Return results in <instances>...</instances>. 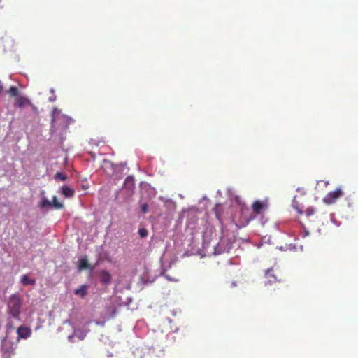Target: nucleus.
<instances>
[{
	"instance_id": "1",
	"label": "nucleus",
	"mask_w": 358,
	"mask_h": 358,
	"mask_svg": "<svg viewBox=\"0 0 358 358\" xmlns=\"http://www.w3.org/2000/svg\"><path fill=\"white\" fill-rule=\"evenodd\" d=\"M22 301L20 296L12 294L8 302V313L14 318L20 320Z\"/></svg>"
},
{
	"instance_id": "2",
	"label": "nucleus",
	"mask_w": 358,
	"mask_h": 358,
	"mask_svg": "<svg viewBox=\"0 0 358 358\" xmlns=\"http://www.w3.org/2000/svg\"><path fill=\"white\" fill-rule=\"evenodd\" d=\"M343 195V192L341 188H337L336 190L329 192L323 199V201L326 204H332L335 203L338 199Z\"/></svg>"
},
{
	"instance_id": "3",
	"label": "nucleus",
	"mask_w": 358,
	"mask_h": 358,
	"mask_svg": "<svg viewBox=\"0 0 358 358\" xmlns=\"http://www.w3.org/2000/svg\"><path fill=\"white\" fill-rule=\"evenodd\" d=\"M265 277L267 279L266 284H273L276 282H280L281 280V279L278 278L279 276L275 273V271L273 268L266 271Z\"/></svg>"
},
{
	"instance_id": "4",
	"label": "nucleus",
	"mask_w": 358,
	"mask_h": 358,
	"mask_svg": "<svg viewBox=\"0 0 358 358\" xmlns=\"http://www.w3.org/2000/svg\"><path fill=\"white\" fill-rule=\"evenodd\" d=\"M18 338H27L31 336V331L30 328L21 325L17 329Z\"/></svg>"
},
{
	"instance_id": "5",
	"label": "nucleus",
	"mask_w": 358,
	"mask_h": 358,
	"mask_svg": "<svg viewBox=\"0 0 358 358\" xmlns=\"http://www.w3.org/2000/svg\"><path fill=\"white\" fill-rule=\"evenodd\" d=\"M266 207V202H262L259 201H255L252 206V210L256 214H260Z\"/></svg>"
},
{
	"instance_id": "6",
	"label": "nucleus",
	"mask_w": 358,
	"mask_h": 358,
	"mask_svg": "<svg viewBox=\"0 0 358 358\" xmlns=\"http://www.w3.org/2000/svg\"><path fill=\"white\" fill-rule=\"evenodd\" d=\"M31 104L30 101L28 98L25 96H17L15 99V106L19 107V108H23L25 106Z\"/></svg>"
},
{
	"instance_id": "7",
	"label": "nucleus",
	"mask_w": 358,
	"mask_h": 358,
	"mask_svg": "<svg viewBox=\"0 0 358 358\" xmlns=\"http://www.w3.org/2000/svg\"><path fill=\"white\" fill-rule=\"evenodd\" d=\"M99 278L101 282L105 285L110 283L111 281V275L109 272L106 270H103L100 272Z\"/></svg>"
},
{
	"instance_id": "8",
	"label": "nucleus",
	"mask_w": 358,
	"mask_h": 358,
	"mask_svg": "<svg viewBox=\"0 0 358 358\" xmlns=\"http://www.w3.org/2000/svg\"><path fill=\"white\" fill-rule=\"evenodd\" d=\"M20 282L24 285H34L36 284V280L34 278H30L27 275H23L21 277Z\"/></svg>"
},
{
	"instance_id": "9",
	"label": "nucleus",
	"mask_w": 358,
	"mask_h": 358,
	"mask_svg": "<svg viewBox=\"0 0 358 358\" xmlns=\"http://www.w3.org/2000/svg\"><path fill=\"white\" fill-rule=\"evenodd\" d=\"M87 268H90L91 271L93 270V268H91L88 264V261L86 257H84V258H82L80 261H79V264H78V270L79 271H82V270H84V269H87Z\"/></svg>"
},
{
	"instance_id": "10",
	"label": "nucleus",
	"mask_w": 358,
	"mask_h": 358,
	"mask_svg": "<svg viewBox=\"0 0 358 358\" xmlns=\"http://www.w3.org/2000/svg\"><path fill=\"white\" fill-rule=\"evenodd\" d=\"M87 286L85 285H81L79 288L74 290L76 295L84 298L87 294Z\"/></svg>"
},
{
	"instance_id": "11",
	"label": "nucleus",
	"mask_w": 358,
	"mask_h": 358,
	"mask_svg": "<svg viewBox=\"0 0 358 358\" xmlns=\"http://www.w3.org/2000/svg\"><path fill=\"white\" fill-rule=\"evenodd\" d=\"M74 189L70 187L64 186L62 188V194L65 197H72L74 194Z\"/></svg>"
},
{
	"instance_id": "12",
	"label": "nucleus",
	"mask_w": 358,
	"mask_h": 358,
	"mask_svg": "<svg viewBox=\"0 0 358 358\" xmlns=\"http://www.w3.org/2000/svg\"><path fill=\"white\" fill-rule=\"evenodd\" d=\"M50 202H51V207L54 208L55 209H62L64 207V204L57 200V198L56 196H54L52 197V201Z\"/></svg>"
},
{
	"instance_id": "13",
	"label": "nucleus",
	"mask_w": 358,
	"mask_h": 358,
	"mask_svg": "<svg viewBox=\"0 0 358 358\" xmlns=\"http://www.w3.org/2000/svg\"><path fill=\"white\" fill-rule=\"evenodd\" d=\"M8 94L10 95V96L11 97H17L19 96V90L17 87L15 86H10L9 90H8Z\"/></svg>"
},
{
	"instance_id": "14",
	"label": "nucleus",
	"mask_w": 358,
	"mask_h": 358,
	"mask_svg": "<svg viewBox=\"0 0 358 358\" xmlns=\"http://www.w3.org/2000/svg\"><path fill=\"white\" fill-rule=\"evenodd\" d=\"M40 206L41 208H45L47 206L51 207V202L47 199H44L41 201Z\"/></svg>"
},
{
	"instance_id": "15",
	"label": "nucleus",
	"mask_w": 358,
	"mask_h": 358,
	"mask_svg": "<svg viewBox=\"0 0 358 358\" xmlns=\"http://www.w3.org/2000/svg\"><path fill=\"white\" fill-rule=\"evenodd\" d=\"M55 178H59L62 180H65L66 179V175L62 172H58L55 174Z\"/></svg>"
},
{
	"instance_id": "16",
	"label": "nucleus",
	"mask_w": 358,
	"mask_h": 358,
	"mask_svg": "<svg viewBox=\"0 0 358 358\" xmlns=\"http://www.w3.org/2000/svg\"><path fill=\"white\" fill-rule=\"evenodd\" d=\"M138 234L141 237L144 238L148 236V231L147 229L142 228L138 230Z\"/></svg>"
},
{
	"instance_id": "17",
	"label": "nucleus",
	"mask_w": 358,
	"mask_h": 358,
	"mask_svg": "<svg viewBox=\"0 0 358 358\" xmlns=\"http://www.w3.org/2000/svg\"><path fill=\"white\" fill-rule=\"evenodd\" d=\"M148 206L147 203H143L142 206H141V211L143 213H147L148 211Z\"/></svg>"
},
{
	"instance_id": "18",
	"label": "nucleus",
	"mask_w": 358,
	"mask_h": 358,
	"mask_svg": "<svg viewBox=\"0 0 358 358\" xmlns=\"http://www.w3.org/2000/svg\"><path fill=\"white\" fill-rule=\"evenodd\" d=\"M7 341L6 340H3L2 341V349L6 352H10V350L8 348H6V344Z\"/></svg>"
},
{
	"instance_id": "19",
	"label": "nucleus",
	"mask_w": 358,
	"mask_h": 358,
	"mask_svg": "<svg viewBox=\"0 0 358 358\" xmlns=\"http://www.w3.org/2000/svg\"><path fill=\"white\" fill-rule=\"evenodd\" d=\"M3 83L0 80V95H1V94L3 93Z\"/></svg>"
},
{
	"instance_id": "20",
	"label": "nucleus",
	"mask_w": 358,
	"mask_h": 358,
	"mask_svg": "<svg viewBox=\"0 0 358 358\" xmlns=\"http://www.w3.org/2000/svg\"><path fill=\"white\" fill-rule=\"evenodd\" d=\"M313 214H314V210H313V209H308V210H307V215H308V216L312 215H313Z\"/></svg>"
},
{
	"instance_id": "21",
	"label": "nucleus",
	"mask_w": 358,
	"mask_h": 358,
	"mask_svg": "<svg viewBox=\"0 0 358 358\" xmlns=\"http://www.w3.org/2000/svg\"><path fill=\"white\" fill-rule=\"evenodd\" d=\"M7 328L8 329H13V324H11V322H8V324H7Z\"/></svg>"
},
{
	"instance_id": "22",
	"label": "nucleus",
	"mask_w": 358,
	"mask_h": 358,
	"mask_svg": "<svg viewBox=\"0 0 358 358\" xmlns=\"http://www.w3.org/2000/svg\"><path fill=\"white\" fill-rule=\"evenodd\" d=\"M104 163L106 165V164L111 165V163L109 161H105Z\"/></svg>"
},
{
	"instance_id": "23",
	"label": "nucleus",
	"mask_w": 358,
	"mask_h": 358,
	"mask_svg": "<svg viewBox=\"0 0 358 358\" xmlns=\"http://www.w3.org/2000/svg\"><path fill=\"white\" fill-rule=\"evenodd\" d=\"M324 183L325 186H327L329 185V182L327 181H322Z\"/></svg>"
}]
</instances>
